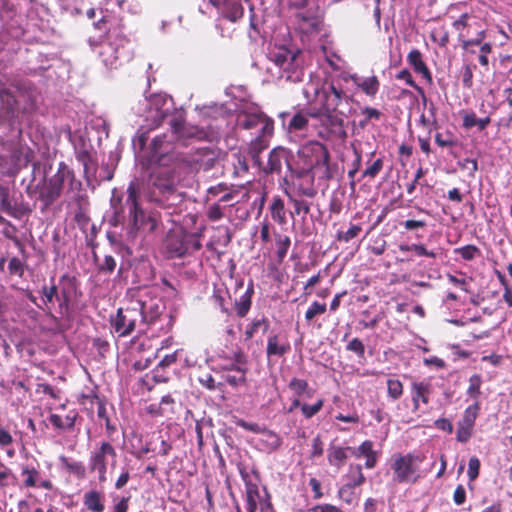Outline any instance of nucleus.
Listing matches in <instances>:
<instances>
[{
    "label": "nucleus",
    "mask_w": 512,
    "mask_h": 512,
    "mask_svg": "<svg viewBox=\"0 0 512 512\" xmlns=\"http://www.w3.org/2000/svg\"><path fill=\"white\" fill-rule=\"evenodd\" d=\"M41 92L31 80L13 77L0 82V120L10 124L29 119L39 109Z\"/></svg>",
    "instance_id": "obj_1"
},
{
    "label": "nucleus",
    "mask_w": 512,
    "mask_h": 512,
    "mask_svg": "<svg viewBox=\"0 0 512 512\" xmlns=\"http://www.w3.org/2000/svg\"><path fill=\"white\" fill-rule=\"evenodd\" d=\"M298 157L305 165L303 174H312V178L329 181L333 178L328 148L319 141H310L298 150Z\"/></svg>",
    "instance_id": "obj_2"
},
{
    "label": "nucleus",
    "mask_w": 512,
    "mask_h": 512,
    "mask_svg": "<svg viewBox=\"0 0 512 512\" xmlns=\"http://www.w3.org/2000/svg\"><path fill=\"white\" fill-rule=\"evenodd\" d=\"M98 56L105 67L117 69L131 58L129 39L125 36L122 28L109 27L107 38L98 45Z\"/></svg>",
    "instance_id": "obj_3"
},
{
    "label": "nucleus",
    "mask_w": 512,
    "mask_h": 512,
    "mask_svg": "<svg viewBox=\"0 0 512 512\" xmlns=\"http://www.w3.org/2000/svg\"><path fill=\"white\" fill-rule=\"evenodd\" d=\"M125 205L128 208V225L130 233L151 234L158 225V220L153 213L146 212L139 203V187L136 181L129 183Z\"/></svg>",
    "instance_id": "obj_4"
},
{
    "label": "nucleus",
    "mask_w": 512,
    "mask_h": 512,
    "mask_svg": "<svg viewBox=\"0 0 512 512\" xmlns=\"http://www.w3.org/2000/svg\"><path fill=\"white\" fill-rule=\"evenodd\" d=\"M269 59L279 69V78L298 83L303 80L304 65L299 49L291 50L286 46H275L269 52Z\"/></svg>",
    "instance_id": "obj_5"
},
{
    "label": "nucleus",
    "mask_w": 512,
    "mask_h": 512,
    "mask_svg": "<svg viewBox=\"0 0 512 512\" xmlns=\"http://www.w3.org/2000/svg\"><path fill=\"white\" fill-rule=\"evenodd\" d=\"M137 307H140L141 324L143 329L157 326L156 330L168 333L173 327V317L166 313V305L160 298H148L134 300Z\"/></svg>",
    "instance_id": "obj_6"
},
{
    "label": "nucleus",
    "mask_w": 512,
    "mask_h": 512,
    "mask_svg": "<svg viewBox=\"0 0 512 512\" xmlns=\"http://www.w3.org/2000/svg\"><path fill=\"white\" fill-rule=\"evenodd\" d=\"M165 247L170 258H183L199 251L202 244L197 234L180 229L168 233Z\"/></svg>",
    "instance_id": "obj_7"
},
{
    "label": "nucleus",
    "mask_w": 512,
    "mask_h": 512,
    "mask_svg": "<svg viewBox=\"0 0 512 512\" xmlns=\"http://www.w3.org/2000/svg\"><path fill=\"white\" fill-rule=\"evenodd\" d=\"M0 212L13 219L23 220L30 217L33 207L21 193L16 194L8 185L0 182Z\"/></svg>",
    "instance_id": "obj_8"
},
{
    "label": "nucleus",
    "mask_w": 512,
    "mask_h": 512,
    "mask_svg": "<svg viewBox=\"0 0 512 512\" xmlns=\"http://www.w3.org/2000/svg\"><path fill=\"white\" fill-rule=\"evenodd\" d=\"M117 461L116 448L108 441H100L89 455V469L97 473L99 482L107 480L108 465L115 466Z\"/></svg>",
    "instance_id": "obj_9"
},
{
    "label": "nucleus",
    "mask_w": 512,
    "mask_h": 512,
    "mask_svg": "<svg viewBox=\"0 0 512 512\" xmlns=\"http://www.w3.org/2000/svg\"><path fill=\"white\" fill-rule=\"evenodd\" d=\"M140 307H137L134 300L130 305L119 308L115 316L111 317V327L119 337L130 336L138 327L141 332H145L141 324Z\"/></svg>",
    "instance_id": "obj_10"
},
{
    "label": "nucleus",
    "mask_w": 512,
    "mask_h": 512,
    "mask_svg": "<svg viewBox=\"0 0 512 512\" xmlns=\"http://www.w3.org/2000/svg\"><path fill=\"white\" fill-rule=\"evenodd\" d=\"M423 457L408 453L397 454L392 457L391 469L394 473L393 480L396 483H415L420 478L418 463Z\"/></svg>",
    "instance_id": "obj_11"
},
{
    "label": "nucleus",
    "mask_w": 512,
    "mask_h": 512,
    "mask_svg": "<svg viewBox=\"0 0 512 512\" xmlns=\"http://www.w3.org/2000/svg\"><path fill=\"white\" fill-rule=\"evenodd\" d=\"M67 178L73 179V173L65 168L58 169V171L44 184L40 191L39 199L44 202L46 207L53 204L60 197L64 181Z\"/></svg>",
    "instance_id": "obj_12"
},
{
    "label": "nucleus",
    "mask_w": 512,
    "mask_h": 512,
    "mask_svg": "<svg viewBox=\"0 0 512 512\" xmlns=\"http://www.w3.org/2000/svg\"><path fill=\"white\" fill-rule=\"evenodd\" d=\"M240 474L245 483V512H255L257 510L258 503H260L261 505V512H265L268 510L274 512L272 503L269 500L265 501L264 503H261L259 487L256 483H253L251 481L249 474L244 470H241ZM236 508L237 512H241L239 506H237Z\"/></svg>",
    "instance_id": "obj_13"
},
{
    "label": "nucleus",
    "mask_w": 512,
    "mask_h": 512,
    "mask_svg": "<svg viewBox=\"0 0 512 512\" xmlns=\"http://www.w3.org/2000/svg\"><path fill=\"white\" fill-rule=\"evenodd\" d=\"M348 96L343 90L340 83L331 81L327 86H324L320 92L321 105L320 111H338V107L343 100H347Z\"/></svg>",
    "instance_id": "obj_14"
},
{
    "label": "nucleus",
    "mask_w": 512,
    "mask_h": 512,
    "mask_svg": "<svg viewBox=\"0 0 512 512\" xmlns=\"http://www.w3.org/2000/svg\"><path fill=\"white\" fill-rule=\"evenodd\" d=\"M311 117H321V123L326 127L328 133L339 139H345L347 132L344 124V114L338 111H318L317 113L311 114Z\"/></svg>",
    "instance_id": "obj_15"
},
{
    "label": "nucleus",
    "mask_w": 512,
    "mask_h": 512,
    "mask_svg": "<svg viewBox=\"0 0 512 512\" xmlns=\"http://www.w3.org/2000/svg\"><path fill=\"white\" fill-rule=\"evenodd\" d=\"M293 155L290 150L283 147H276L272 149L268 155L267 165L264 168L266 174L280 175L284 166L289 171L292 170L291 159Z\"/></svg>",
    "instance_id": "obj_16"
},
{
    "label": "nucleus",
    "mask_w": 512,
    "mask_h": 512,
    "mask_svg": "<svg viewBox=\"0 0 512 512\" xmlns=\"http://www.w3.org/2000/svg\"><path fill=\"white\" fill-rule=\"evenodd\" d=\"M219 157V151L209 147H202L195 150L192 154V163L198 170H211Z\"/></svg>",
    "instance_id": "obj_17"
},
{
    "label": "nucleus",
    "mask_w": 512,
    "mask_h": 512,
    "mask_svg": "<svg viewBox=\"0 0 512 512\" xmlns=\"http://www.w3.org/2000/svg\"><path fill=\"white\" fill-rule=\"evenodd\" d=\"M75 156L78 162H80L84 169V174H95L97 170V157L96 151L91 145L83 142L76 148Z\"/></svg>",
    "instance_id": "obj_18"
},
{
    "label": "nucleus",
    "mask_w": 512,
    "mask_h": 512,
    "mask_svg": "<svg viewBox=\"0 0 512 512\" xmlns=\"http://www.w3.org/2000/svg\"><path fill=\"white\" fill-rule=\"evenodd\" d=\"M432 386L426 381H415L411 384V397L413 402V411L416 412L420 408V402L427 405L430 402Z\"/></svg>",
    "instance_id": "obj_19"
},
{
    "label": "nucleus",
    "mask_w": 512,
    "mask_h": 512,
    "mask_svg": "<svg viewBox=\"0 0 512 512\" xmlns=\"http://www.w3.org/2000/svg\"><path fill=\"white\" fill-rule=\"evenodd\" d=\"M291 350L289 341L285 336L270 334L267 339L266 355L283 357Z\"/></svg>",
    "instance_id": "obj_20"
},
{
    "label": "nucleus",
    "mask_w": 512,
    "mask_h": 512,
    "mask_svg": "<svg viewBox=\"0 0 512 512\" xmlns=\"http://www.w3.org/2000/svg\"><path fill=\"white\" fill-rule=\"evenodd\" d=\"M167 117H169L168 124L172 133L178 138L186 124L185 118L181 114L169 116L167 110L159 109L154 117V127L160 126Z\"/></svg>",
    "instance_id": "obj_21"
},
{
    "label": "nucleus",
    "mask_w": 512,
    "mask_h": 512,
    "mask_svg": "<svg viewBox=\"0 0 512 512\" xmlns=\"http://www.w3.org/2000/svg\"><path fill=\"white\" fill-rule=\"evenodd\" d=\"M407 62L414 72L420 74L429 84H432V74L423 60L422 53L418 49H412L407 55Z\"/></svg>",
    "instance_id": "obj_22"
},
{
    "label": "nucleus",
    "mask_w": 512,
    "mask_h": 512,
    "mask_svg": "<svg viewBox=\"0 0 512 512\" xmlns=\"http://www.w3.org/2000/svg\"><path fill=\"white\" fill-rule=\"evenodd\" d=\"M350 79L358 89L370 98H374L380 89V81L376 75L362 78L354 74L350 76Z\"/></svg>",
    "instance_id": "obj_23"
},
{
    "label": "nucleus",
    "mask_w": 512,
    "mask_h": 512,
    "mask_svg": "<svg viewBox=\"0 0 512 512\" xmlns=\"http://www.w3.org/2000/svg\"><path fill=\"white\" fill-rule=\"evenodd\" d=\"M146 412L153 418L164 417L175 412V400L171 395H165L160 403H152L146 407Z\"/></svg>",
    "instance_id": "obj_24"
},
{
    "label": "nucleus",
    "mask_w": 512,
    "mask_h": 512,
    "mask_svg": "<svg viewBox=\"0 0 512 512\" xmlns=\"http://www.w3.org/2000/svg\"><path fill=\"white\" fill-rule=\"evenodd\" d=\"M373 447L374 444L371 440H365L357 448H352V454L356 458L365 457V467L367 469H373L377 465L378 455Z\"/></svg>",
    "instance_id": "obj_25"
},
{
    "label": "nucleus",
    "mask_w": 512,
    "mask_h": 512,
    "mask_svg": "<svg viewBox=\"0 0 512 512\" xmlns=\"http://www.w3.org/2000/svg\"><path fill=\"white\" fill-rule=\"evenodd\" d=\"M180 352H182V350H176L171 354L165 355L160 360L158 365L153 370L154 380L156 382L160 383L168 381L169 377L164 372L166 369H169L176 364Z\"/></svg>",
    "instance_id": "obj_26"
},
{
    "label": "nucleus",
    "mask_w": 512,
    "mask_h": 512,
    "mask_svg": "<svg viewBox=\"0 0 512 512\" xmlns=\"http://www.w3.org/2000/svg\"><path fill=\"white\" fill-rule=\"evenodd\" d=\"M297 20L298 28L303 33H313L321 30V20L312 14H307L305 12H298L295 15Z\"/></svg>",
    "instance_id": "obj_27"
},
{
    "label": "nucleus",
    "mask_w": 512,
    "mask_h": 512,
    "mask_svg": "<svg viewBox=\"0 0 512 512\" xmlns=\"http://www.w3.org/2000/svg\"><path fill=\"white\" fill-rule=\"evenodd\" d=\"M104 493L95 489H91L84 493L83 504L87 510L91 512H104Z\"/></svg>",
    "instance_id": "obj_28"
},
{
    "label": "nucleus",
    "mask_w": 512,
    "mask_h": 512,
    "mask_svg": "<svg viewBox=\"0 0 512 512\" xmlns=\"http://www.w3.org/2000/svg\"><path fill=\"white\" fill-rule=\"evenodd\" d=\"M253 294L254 285L253 282L250 281L245 292L239 297V299L234 301V308L238 317L244 318L250 311Z\"/></svg>",
    "instance_id": "obj_29"
},
{
    "label": "nucleus",
    "mask_w": 512,
    "mask_h": 512,
    "mask_svg": "<svg viewBox=\"0 0 512 512\" xmlns=\"http://www.w3.org/2000/svg\"><path fill=\"white\" fill-rule=\"evenodd\" d=\"M348 451L352 452V447L330 445L327 454L329 464L338 470L341 469L348 459Z\"/></svg>",
    "instance_id": "obj_30"
},
{
    "label": "nucleus",
    "mask_w": 512,
    "mask_h": 512,
    "mask_svg": "<svg viewBox=\"0 0 512 512\" xmlns=\"http://www.w3.org/2000/svg\"><path fill=\"white\" fill-rule=\"evenodd\" d=\"M477 25V18L469 13H463L457 20L453 21L452 27L458 32V40L470 36V29Z\"/></svg>",
    "instance_id": "obj_31"
},
{
    "label": "nucleus",
    "mask_w": 512,
    "mask_h": 512,
    "mask_svg": "<svg viewBox=\"0 0 512 512\" xmlns=\"http://www.w3.org/2000/svg\"><path fill=\"white\" fill-rule=\"evenodd\" d=\"M34 157V151L27 146H21L12 153V161L18 171L27 168L33 162Z\"/></svg>",
    "instance_id": "obj_32"
},
{
    "label": "nucleus",
    "mask_w": 512,
    "mask_h": 512,
    "mask_svg": "<svg viewBox=\"0 0 512 512\" xmlns=\"http://www.w3.org/2000/svg\"><path fill=\"white\" fill-rule=\"evenodd\" d=\"M170 144L166 141V135L155 137L151 143L150 161L161 163L164 155L168 152Z\"/></svg>",
    "instance_id": "obj_33"
},
{
    "label": "nucleus",
    "mask_w": 512,
    "mask_h": 512,
    "mask_svg": "<svg viewBox=\"0 0 512 512\" xmlns=\"http://www.w3.org/2000/svg\"><path fill=\"white\" fill-rule=\"evenodd\" d=\"M296 174L298 178L303 180L305 177H308L307 181H302L297 184V194L299 196L314 198L317 195V189L314 186V182L317 178H312V174H303V171H299Z\"/></svg>",
    "instance_id": "obj_34"
},
{
    "label": "nucleus",
    "mask_w": 512,
    "mask_h": 512,
    "mask_svg": "<svg viewBox=\"0 0 512 512\" xmlns=\"http://www.w3.org/2000/svg\"><path fill=\"white\" fill-rule=\"evenodd\" d=\"M78 417L77 412L70 411L64 418L58 414H51L49 421L54 428L59 430H72L75 426L76 419Z\"/></svg>",
    "instance_id": "obj_35"
},
{
    "label": "nucleus",
    "mask_w": 512,
    "mask_h": 512,
    "mask_svg": "<svg viewBox=\"0 0 512 512\" xmlns=\"http://www.w3.org/2000/svg\"><path fill=\"white\" fill-rule=\"evenodd\" d=\"M269 327L270 322L267 317L262 315L260 318H254L245 329V340L252 339L257 333L265 334Z\"/></svg>",
    "instance_id": "obj_36"
},
{
    "label": "nucleus",
    "mask_w": 512,
    "mask_h": 512,
    "mask_svg": "<svg viewBox=\"0 0 512 512\" xmlns=\"http://www.w3.org/2000/svg\"><path fill=\"white\" fill-rule=\"evenodd\" d=\"M269 211L272 219L279 225H284L287 222L286 209L283 199L280 196L272 198L269 206Z\"/></svg>",
    "instance_id": "obj_37"
},
{
    "label": "nucleus",
    "mask_w": 512,
    "mask_h": 512,
    "mask_svg": "<svg viewBox=\"0 0 512 512\" xmlns=\"http://www.w3.org/2000/svg\"><path fill=\"white\" fill-rule=\"evenodd\" d=\"M275 248H276V260L279 264H281L291 245V239L288 235H283L280 233H275Z\"/></svg>",
    "instance_id": "obj_38"
},
{
    "label": "nucleus",
    "mask_w": 512,
    "mask_h": 512,
    "mask_svg": "<svg viewBox=\"0 0 512 512\" xmlns=\"http://www.w3.org/2000/svg\"><path fill=\"white\" fill-rule=\"evenodd\" d=\"M87 206V200L83 196H79L77 199V208L74 211V220L81 228H86L90 222Z\"/></svg>",
    "instance_id": "obj_39"
},
{
    "label": "nucleus",
    "mask_w": 512,
    "mask_h": 512,
    "mask_svg": "<svg viewBox=\"0 0 512 512\" xmlns=\"http://www.w3.org/2000/svg\"><path fill=\"white\" fill-rule=\"evenodd\" d=\"M309 116L311 114L304 111L296 112L288 122V131L292 133L306 130L309 124Z\"/></svg>",
    "instance_id": "obj_40"
},
{
    "label": "nucleus",
    "mask_w": 512,
    "mask_h": 512,
    "mask_svg": "<svg viewBox=\"0 0 512 512\" xmlns=\"http://www.w3.org/2000/svg\"><path fill=\"white\" fill-rule=\"evenodd\" d=\"M346 478V483L355 488L363 485L366 481L360 464H350Z\"/></svg>",
    "instance_id": "obj_41"
},
{
    "label": "nucleus",
    "mask_w": 512,
    "mask_h": 512,
    "mask_svg": "<svg viewBox=\"0 0 512 512\" xmlns=\"http://www.w3.org/2000/svg\"><path fill=\"white\" fill-rule=\"evenodd\" d=\"M399 250L403 253L413 251L418 257H429L436 258L437 253L433 250H428L424 244L421 243H413V244H400Z\"/></svg>",
    "instance_id": "obj_42"
},
{
    "label": "nucleus",
    "mask_w": 512,
    "mask_h": 512,
    "mask_svg": "<svg viewBox=\"0 0 512 512\" xmlns=\"http://www.w3.org/2000/svg\"><path fill=\"white\" fill-rule=\"evenodd\" d=\"M265 114L260 113H249L243 114L238 117V124L244 129H255L261 124V120Z\"/></svg>",
    "instance_id": "obj_43"
},
{
    "label": "nucleus",
    "mask_w": 512,
    "mask_h": 512,
    "mask_svg": "<svg viewBox=\"0 0 512 512\" xmlns=\"http://www.w3.org/2000/svg\"><path fill=\"white\" fill-rule=\"evenodd\" d=\"M232 165L234 169L233 175L237 177L243 176L249 170L247 158L240 152L232 154Z\"/></svg>",
    "instance_id": "obj_44"
},
{
    "label": "nucleus",
    "mask_w": 512,
    "mask_h": 512,
    "mask_svg": "<svg viewBox=\"0 0 512 512\" xmlns=\"http://www.w3.org/2000/svg\"><path fill=\"white\" fill-rule=\"evenodd\" d=\"M206 137L207 132L203 128H199L198 126H193L186 123L177 139L195 138L198 140H203Z\"/></svg>",
    "instance_id": "obj_45"
},
{
    "label": "nucleus",
    "mask_w": 512,
    "mask_h": 512,
    "mask_svg": "<svg viewBox=\"0 0 512 512\" xmlns=\"http://www.w3.org/2000/svg\"><path fill=\"white\" fill-rule=\"evenodd\" d=\"M40 293L42 295V301L44 305L49 310L55 299L60 300L58 288L55 284H52L51 286L43 285L41 287Z\"/></svg>",
    "instance_id": "obj_46"
},
{
    "label": "nucleus",
    "mask_w": 512,
    "mask_h": 512,
    "mask_svg": "<svg viewBox=\"0 0 512 512\" xmlns=\"http://www.w3.org/2000/svg\"><path fill=\"white\" fill-rule=\"evenodd\" d=\"M486 36L485 30H479L476 33L475 38H470V36H465L464 39H459V42L461 43V47L463 50L469 52V53H475L473 49H471L472 46H478L482 45V41Z\"/></svg>",
    "instance_id": "obj_47"
},
{
    "label": "nucleus",
    "mask_w": 512,
    "mask_h": 512,
    "mask_svg": "<svg viewBox=\"0 0 512 512\" xmlns=\"http://www.w3.org/2000/svg\"><path fill=\"white\" fill-rule=\"evenodd\" d=\"M435 142L442 148H451L458 144L456 136L449 130L445 132H437L435 134Z\"/></svg>",
    "instance_id": "obj_48"
},
{
    "label": "nucleus",
    "mask_w": 512,
    "mask_h": 512,
    "mask_svg": "<svg viewBox=\"0 0 512 512\" xmlns=\"http://www.w3.org/2000/svg\"><path fill=\"white\" fill-rule=\"evenodd\" d=\"M481 385H482L481 375L473 374L469 378V386L467 389V394L475 402H478V399L481 395Z\"/></svg>",
    "instance_id": "obj_49"
},
{
    "label": "nucleus",
    "mask_w": 512,
    "mask_h": 512,
    "mask_svg": "<svg viewBox=\"0 0 512 512\" xmlns=\"http://www.w3.org/2000/svg\"><path fill=\"white\" fill-rule=\"evenodd\" d=\"M454 253L460 255L463 260L472 261L481 256V250L475 245H465L454 249Z\"/></svg>",
    "instance_id": "obj_50"
},
{
    "label": "nucleus",
    "mask_w": 512,
    "mask_h": 512,
    "mask_svg": "<svg viewBox=\"0 0 512 512\" xmlns=\"http://www.w3.org/2000/svg\"><path fill=\"white\" fill-rule=\"evenodd\" d=\"M25 268L26 259L23 258V260H21L16 256L9 259L8 272L10 276H18L19 278H22L25 273Z\"/></svg>",
    "instance_id": "obj_51"
},
{
    "label": "nucleus",
    "mask_w": 512,
    "mask_h": 512,
    "mask_svg": "<svg viewBox=\"0 0 512 512\" xmlns=\"http://www.w3.org/2000/svg\"><path fill=\"white\" fill-rule=\"evenodd\" d=\"M289 202L292 204L294 211L291 212V215H300L306 216L310 213V203L306 200L298 199L290 194H288ZM305 219V217H303Z\"/></svg>",
    "instance_id": "obj_52"
},
{
    "label": "nucleus",
    "mask_w": 512,
    "mask_h": 512,
    "mask_svg": "<svg viewBox=\"0 0 512 512\" xmlns=\"http://www.w3.org/2000/svg\"><path fill=\"white\" fill-rule=\"evenodd\" d=\"M60 461L63 467L70 473L77 475L78 477H84L85 475V467L79 461H73L69 458L62 456L60 457Z\"/></svg>",
    "instance_id": "obj_53"
},
{
    "label": "nucleus",
    "mask_w": 512,
    "mask_h": 512,
    "mask_svg": "<svg viewBox=\"0 0 512 512\" xmlns=\"http://www.w3.org/2000/svg\"><path fill=\"white\" fill-rule=\"evenodd\" d=\"M403 384L398 379L387 380V394L393 401L400 399L403 395Z\"/></svg>",
    "instance_id": "obj_54"
},
{
    "label": "nucleus",
    "mask_w": 512,
    "mask_h": 512,
    "mask_svg": "<svg viewBox=\"0 0 512 512\" xmlns=\"http://www.w3.org/2000/svg\"><path fill=\"white\" fill-rule=\"evenodd\" d=\"M479 410V402H474V404L466 408V410L464 411L463 418L459 422L474 427Z\"/></svg>",
    "instance_id": "obj_55"
},
{
    "label": "nucleus",
    "mask_w": 512,
    "mask_h": 512,
    "mask_svg": "<svg viewBox=\"0 0 512 512\" xmlns=\"http://www.w3.org/2000/svg\"><path fill=\"white\" fill-rule=\"evenodd\" d=\"M362 231V227L359 224H352L347 231H338L336 238L340 242L348 243L352 239L356 238L360 232Z\"/></svg>",
    "instance_id": "obj_56"
},
{
    "label": "nucleus",
    "mask_w": 512,
    "mask_h": 512,
    "mask_svg": "<svg viewBox=\"0 0 512 512\" xmlns=\"http://www.w3.org/2000/svg\"><path fill=\"white\" fill-rule=\"evenodd\" d=\"M233 369H235L238 374H226L224 376L225 382L232 387L244 384L246 382V370L240 367H233Z\"/></svg>",
    "instance_id": "obj_57"
},
{
    "label": "nucleus",
    "mask_w": 512,
    "mask_h": 512,
    "mask_svg": "<svg viewBox=\"0 0 512 512\" xmlns=\"http://www.w3.org/2000/svg\"><path fill=\"white\" fill-rule=\"evenodd\" d=\"M323 406L324 400L319 398L314 404L303 403V405H301V412L305 418L310 419L318 414L322 410Z\"/></svg>",
    "instance_id": "obj_58"
},
{
    "label": "nucleus",
    "mask_w": 512,
    "mask_h": 512,
    "mask_svg": "<svg viewBox=\"0 0 512 512\" xmlns=\"http://www.w3.org/2000/svg\"><path fill=\"white\" fill-rule=\"evenodd\" d=\"M396 79L403 80L407 85L414 88L418 94L424 95V90L422 87L416 84L414 81L410 71L408 69H402L396 74Z\"/></svg>",
    "instance_id": "obj_59"
},
{
    "label": "nucleus",
    "mask_w": 512,
    "mask_h": 512,
    "mask_svg": "<svg viewBox=\"0 0 512 512\" xmlns=\"http://www.w3.org/2000/svg\"><path fill=\"white\" fill-rule=\"evenodd\" d=\"M326 312V304L314 301L305 313L307 322H311L316 316L322 315Z\"/></svg>",
    "instance_id": "obj_60"
},
{
    "label": "nucleus",
    "mask_w": 512,
    "mask_h": 512,
    "mask_svg": "<svg viewBox=\"0 0 512 512\" xmlns=\"http://www.w3.org/2000/svg\"><path fill=\"white\" fill-rule=\"evenodd\" d=\"M259 135L258 138L271 137L274 132V121L268 116L264 115L261 124H259Z\"/></svg>",
    "instance_id": "obj_61"
},
{
    "label": "nucleus",
    "mask_w": 512,
    "mask_h": 512,
    "mask_svg": "<svg viewBox=\"0 0 512 512\" xmlns=\"http://www.w3.org/2000/svg\"><path fill=\"white\" fill-rule=\"evenodd\" d=\"M383 159L378 158L372 164L368 165L367 168L362 173V178H370L374 179L380 171L383 169Z\"/></svg>",
    "instance_id": "obj_62"
},
{
    "label": "nucleus",
    "mask_w": 512,
    "mask_h": 512,
    "mask_svg": "<svg viewBox=\"0 0 512 512\" xmlns=\"http://www.w3.org/2000/svg\"><path fill=\"white\" fill-rule=\"evenodd\" d=\"M116 260L111 255H105L102 262L97 263V268L100 273L111 274L116 268Z\"/></svg>",
    "instance_id": "obj_63"
},
{
    "label": "nucleus",
    "mask_w": 512,
    "mask_h": 512,
    "mask_svg": "<svg viewBox=\"0 0 512 512\" xmlns=\"http://www.w3.org/2000/svg\"><path fill=\"white\" fill-rule=\"evenodd\" d=\"M473 426H468L461 422L457 424L456 439L461 443H466L472 436Z\"/></svg>",
    "instance_id": "obj_64"
}]
</instances>
